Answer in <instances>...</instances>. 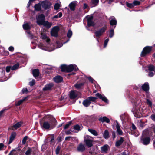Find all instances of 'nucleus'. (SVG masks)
Returning <instances> with one entry per match:
<instances>
[{
  "instance_id": "1",
  "label": "nucleus",
  "mask_w": 155,
  "mask_h": 155,
  "mask_svg": "<svg viewBox=\"0 0 155 155\" xmlns=\"http://www.w3.org/2000/svg\"><path fill=\"white\" fill-rule=\"evenodd\" d=\"M63 44L59 41H56L55 44L53 43L50 44L49 41L46 43H40L38 45L39 48L43 50L48 51H53L56 48H58L63 46Z\"/></svg>"
},
{
  "instance_id": "2",
  "label": "nucleus",
  "mask_w": 155,
  "mask_h": 155,
  "mask_svg": "<svg viewBox=\"0 0 155 155\" xmlns=\"http://www.w3.org/2000/svg\"><path fill=\"white\" fill-rule=\"evenodd\" d=\"M47 118L48 121H44L41 126L43 129L50 130L53 129L57 124V121L51 115H48Z\"/></svg>"
},
{
  "instance_id": "3",
  "label": "nucleus",
  "mask_w": 155,
  "mask_h": 155,
  "mask_svg": "<svg viewBox=\"0 0 155 155\" xmlns=\"http://www.w3.org/2000/svg\"><path fill=\"white\" fill-rule=\"evenodd\" d=\"M142 104L140 99H136L133 105V111L135 117L139 118L142 116L140 110Z\"/></svg>"
},
{
  "instance_id": "4",
  "label": "nucleus",
  "mask_w": 155,
  "mask_h": 155,
  "mask_svg": "<svg viewBox=\"0 0 155 155\" xmlns=\"http://www.w3.org/2000/svg\"><path fill=\"white\" fill-rule=\"evenodd\" d=\"M60 68L62 71L68 72L73 71H76L78 69L77 66L74 64H71L68 65H62L61 66Z\"/></svg>"
},
{
  "instance_id": "5",
  "label": "nucleus",
  "mask_w": 155,
  "mask_h": 155,
  "mask_svg": "<svg viewBox=\"0 0 155 155\" xmlns=\"http://www.w3.org/2000/svg\"><path fill=\"white\" fill-rule=\"evenodd\" d=\"M107 29V27L105 26L95 31L94 32L95 35L94 36V37L95 38H97V40L98 42L99 41L98 38H100L103 35Z\"/></svg>"
},
{
  "instance_id": "6",
  "label": "nucleus",
  "mask_w": 155,
  "mask_h": 155,
  "mask_svg": "<svg viewBox=\"0 0 155 155\" xmlns=\"http://www.w3.org/2000/svg\"><path fill=\"white\" fill-rule=\"evenodd\" d=\"M93 138L89 136L86 135L84 137V142L86 146L89 147L93 146Z\"/></svg>"
},
{
  "instance_id": "7",
  "label": "nucleus",
  "mask_w": 155,
  "mask_h": 155,
  "mask_svg": "<svg viewBox=\"0 0 155 155\" xmlns=\"http://www.w3.org/2000/svg\"><path fill=\"white\" fill-rule=\"evenodd\" d=\"M144 134L143 132L141 137L140 142L144 145H147L149 144L150 139L149 137H146Z\"/></svg>"
},
{
  "instance_id": "8",
  "label": "nucleus",
  "mask_w": 155,
  "mask_h": 155,
  "mask_svg": "<svg viewBox=\"0 0 155 155\" xmlns=\"http://www.w3.org/2000/svg\"><path fill=\"white\" fill-rule=\"evenodd\" d=\"M148 70L146 71L149 73L148 76L150 77L153 76L155 74V67L152 65H150L147 67Z\"/></svg>"
},
{
  "instance_id": "9",
  "label": "nucleus",
  "mask_w": 155,
  "mask_h": 155,
  "mask_svg": "<svg viewBox=\"0 0 155 155\" xmlns=\"http://www.w3.org/2000/svg\"><path fill=\"white\" fill-rule=\"evenodd\" d=\"M152 49V47L147 46L145 47L143 49L141 53V57H144L147 55L151 52Z\"/></svg>"
},
{
  "instance_id": "10",
  "label": "nucleus",
  "mask_w": 155,
  "mask_h": 155,
  "mask_svg": "<svg viewBox=\"0 0 155 155\" xmlns=\"http://www.w3.org/2000/svg\"><path fill=\"white\" fill-rule=\"evenodd\" d=\"M36 22L37 24L39 25H42L45 21V16L43 14L38 15L36 17Z\"/></svg>"
},
{
  "instance_id": "11",
  "label": "nucleus",
  "mask_w": 155,
  "mask_h": 155,
  "mask_svg": "<svg viewBox=\"0 0 155 155\" xmlns=\"http://www.w3.org/2000/svg\"><path fill=\"white\" fill-rule=\"evenodd\" d=\"M42 7L45 10L49 9L51 5V3L47 1H43L41 3Z\"/></svg>"
},
{
  "instance_id": "12",
  "label": "nucleus",
  "mask_w": 155,
  "mask_h": 155,
  "mask_svg": "<svg viewBox=\"0 0 155 155\" xmlns=\"http://www.w3.org/2000/svg\"><path fill=\"white\" fill-rule=\"evenodd\" d=\"M80 93L75 90H71L69 92V97L71 99H75L78 97Z\"/></svg>"
},
{
  "instance_id": "13",
  "label": "nucleus",
  "mask_w": 155,
  "mask_h": 155,
  "mask_svg": "<svg viewBox=\"0 0 155 155\" xmlns=\"http://www.w3.org/2000/svg\"><path fill=\"white\" fill-rule=\"evenodd\" d=\"M87 20V25L88 26H94L95 23L93 21V16H87L86 17Z\"/></svg>"
},
{
  "instance_id": "14",
  "label": "nucleus",
  "mask_w": 155,
  "mask_h": 155,
  "mask_svg": "<svg viewBox=\"0 0 155 155\" xmlns=\"http://www.w3.org/2000/svg\"><path fill=\"white\" fill-rule=\"evenodd\" d=\"M59 29V28L58 26H55L53 27L51 31V35L55 37L57 36Z\"/></svg>"
},
{
  "instance_id": "15",
  "label": "nucleus",
  "mask_w": 155,
  "mask_h": 155,
  "mask_svg": "<svg viewBox=\"0 0 155 155\" xmlns=\"http://www.w3.org/2000/svg\"><path fill=\"white\" fill-rule=\"evenodd\" d=\"M110 23V25L112 26H114V28L117 25V20L113 16H111L109 18Z\"/></svg>"
},
{
  "instance_id": "16",
  "label": "nucleus",
  "mask_w": 155,
  "mask_h": 155,
  "mask_svg": "<svg viewBox=\"0 0 155 155\" xmlns=\"http://www.w3.org/2000/svg\"><path fill=\"white\" fill-rule=\"evenodd\" d=\"M22 124L23 123L22 122L20 121L18 122L12 126L11 127V129L13 130H15L19 128L22 125Z\"/></svg>"
},
{
  "instance_id": "17",
  "label": "nucleus",
  "mask_w": 155,
  "mask_h": 155,
  "mask_svg": "<svg viewBox=\"0 0 155 155\" xmlns=\"http://www.w3.org/2000/svg\"><path fill=\"white\" fill-rule=\"evenodd\" d=\"M96 96L98 97V98L101 99L102 101L104 102L108 103V100L106 97L104 95H102L99 93H97L96 94Z\"/></svg>"
},
{
  "instance_id": "18",
  "label": "nucleus",
  "mask_w": 155,
  "mask_h": 155,
  "mask_svg": "<svg viewBox=\"0 0 155 155\" xmlns=\"http://www.w3.org/2000/svg\"><path fill=\"white\" fill-rule=\"evenodd\" d=\"M117 129V131L119 135H121L123 134V132L120 128V125L118 122L116 121V126Z\"/></svg>"
},
{
  "instance_id": "19",
  "label": "nucleus",
  "mask_w": 155,
  "mask_h": 155,
  "mask_svg": "<svg viewBox=\"0 0 155 155\" xmlns=\"http://www.w3.org/2000/svg\"><path fill=\"white\" fill-rule=\"evenodd\" d=\"M41 38L44 41H46V43H48L50 41V39L45 33H41Z\"/></svg>"
},
{
  "instance_id": "20",
  "label": "nucleus",
  "mask_w": 155,
  "mask_h": 155,
  "mask_svg": "<svg viewBox=\"0 0 155 155\" xmlns=\"http://www.w3.org/2000/svg\"><path fill=\"white\" fill-rule=\"evenodd\" d=\"M85 149L84 146L82 143H80L77 147V150L78 152H82Z\"/></svg>"
},
{
  "instance_id": "21",
  "label": "nucleus",
  "mask_w": 155,
  "mask_h": 155,
  "mask_svg": "<svg viewBox=\"0 0 155 155\" xmlns=\"http://www.w3.org/2000/svg\"><path fill=\"white\" fill-rule=\"evenodd\" d=\"M78 3V2L76 1H74L72 2L69 5V6L70 9L72 11H74L75 10V8Z\"/></svg>"
},
{
  "instance_id": "22",
  "label": "nucleus",
  "mask_w": 155,
  "mask_h": 155,
  "mask_svg": "<svg viewBox=\"0 0 155 155\" xmlns=\"http://www.w3.org/2000/svg\"><path fill=\"white\" fill-rule=\"evenodd\" d=\"M53 86L52 83H50L45 85L44 87L43 88L44 91H48L51 89L52 87Z\"/></svg>"
},
{
  "instance_id": "23",
  "label": "nucleus",
  "mask_w": 155,
  "mask_h": 155,
  "mask_svg": "<svg viewBox=\"0 0 155 155\" xmlns=\"http://www.w3.org/2000/svg\"><path fill=\"white\" fill-rule=\"evenodd\" d=\"M142 89L146 92H147L149 90V84L147 83H144L142 86Z\"/></svg>"
},
{
  "instance_id": "24",
  "label": "nucleus",
  "mask_w": 155,
  "mask_h": 155,
  "mask_svg": "<svg viewBox=\"0 0 155 155\" xmlns=\"http://www.w3.org/2000/svg\"><path fill=\"white\" fill-rule=\"evenodd\" d=\"M99 0H91L90 5L91 7H94L97 6Z\"/></svg>"
},
{
  "instance_id": "25",
  "label": "nucleus",
  "mask_w": 155,
  "mask_h": 155,
  "mask_svg": "<svg viewBox=\"0 0 155 155\" xmlns=\"http://www.w3.org/2000/svg\"><path fill=\"white\" fill-rule=\"evenodd\" d=\"M52 24L51 22H49L47 21H45L42 25L47 28H50L52 26Z\"/></svg>"
},
{
  "instance_id": "26",
  "label": "nucleus",
  "mask_w": 155,
  "mask_h": 155,
  "mask_svg": "<svg viewBox=\"0 0 155 155\" xmlns=\"http://www.w3.org/2000/svg\"><path fill=\"white\" fill-rule=\"evenodd\" d=\"M16 136V133L15 132H13L12 133L10 137L9 141L8 143V144H10L11 143L14 139Z\"/></svg>"
},
{
  "instance_id": "27",
  "label": "nucleus",
  "mask_w": 155,
  "mask_h": 155,
  "mask_svg": "<svg viewBox=\"0 0 155 155\" xmlns=\"http://www.w3.org/2000/svg\"><path fill=\"white\" fill-rule=\"evenodd\" d=\"M62 80L63 79L62 77L59 76H55L54 78V80L56 83H59L62 81Z\"/></svg>"
},
{
  "instance_id": "28",
  "label": "nucleus",
  "mask_w": 155,
  "mask_h": 155,
  "mask_svg": "<svg viewBox=\"0 0 155 155\" xmlns=\"http://www.w3.org/2000/svg\"><path fill=\"white\" fill-rule=\"evenodd\" d=\"M99 120L102 122H106L107 123H109L110 121L109 119L105 116L100 118Z\"/></svg>"
},
{
  "instance_id": "29",
  "label": "nucleus",
  "mask_w": 155,
  "mask_h": 155,
  "mask_svg": "<svg viewBox=\"0 0 155 155\" xmlns=\"http://www.w3.org/2000/svg\"><path fill=\"white\" fill-rule=\"evenodd\" d=\"M72 35V31L71 30H69L68 31L67 35V37H68L69 38L67 40L66 42H64L63 44H65L66 43L68 42L69 41V38L71 37Z\"/></svg>"
},
{
  "instance_id": "30",
  "label": "nucleus",
  "mask_w": 155,
  "mask_h": 155,
  "mask_svg": "<svg viewBox=\"0 0 155 155\" xmlns=\"http://www.w3.org/2000/svg\"><path fill=\"white\" fill-rule=\"evenodd\" d=\"M23 28L25 30H28L31 28L30 24L28 23H25L23 25Z\"/></svg>"
},
{
  "instance_id": "31",
  "label": "nucleus",
  "mask_w": 155,
  "mask_h": 155,
  "mask_svg": "<svg viewBox=\"0 0 155 155\" xmlns=\"http://www.w3.org/2000/svg\"><path fill=\"white\" fill-rule=\"evenodd\" d=\"M91 103V102L87 98L83 101V104L84 106L87 107L90 105Z\"/></svg>"
},
{
  "instance_id": "32",
  "label": "nucleus",
  "mask_w": 155,
  "mask_h": 155,
  "mask_svg": "<svg viewBox=\"0 0 155 155\" xmlns=\"http://www.w3.org/2000/svg\"><path fill=\"white\" fill-rule=\"evenodd\" d=\"M17 151H20V149L18 148L13 149L10 152L8 155H16L17 153Z\"/></svg>"
},
{
  "instance_id": "33",
  "label": "nucleus",
  "mask_w": 155,
  "mask_h": 155,
  "mask_svg": "<svg viewBox=\"0 0 155 155\" xmlns=\"http://www.w3.org/2000/svg\"><path fill=\"white\" fill-rule=\"evenodd\" d=\"M108 145H105L101 147V150L102 153H106L108 150Z\"/></svg>"
},
{
  "instance_id": "34",
  "label": "nucleus",
  "mask_w": 155,
  "mask_h": 155,
  "mask_svg": "<svg viewBox=\"0 0 155 155\" xmlns=\"http://www.w3.org/2000/svg\"><path fill=\"white\" fill-rule=\"evenodd\" d=\"M33 76L36 78L39 74V71L38 69H35L33 71Z\"/></svg>"
},
{
  "instance_id": "35",
  "label": "nucleus",
  "mask_w": 155,
  "mask_h": 155,
  "mask_svg": "<svg viewBox=\"0 0 155 155\" xmlns=\"http://www.w3.org/2000/svg\"><path fill=\"white\" fill-rule=\"evenodd\" d=\"M124 141V140L122 137H121L120 139L117 141L115 143V146L116 147H118L120 145L123 143Z\"/></svg>"
},
{
  "instance_id": "36",
  "label": "nucleus",
  "mask_w": 155,
  "mask_h": 155,
  "mask_svg": "<svg viewBox=\"0 0 155 155\" xmlns=\"http://www.w3.org/2000/svg\"><path fill=\"white\" fill-rule=\"evenodd\" d=\"M28 98L27 97H24L22 99L18 101L16 103L15 105L16 106H19L26 99Z\"/></svg>"
},
{
  "instance_id": "37",
  "label": "nucleus",
  "mask_w": 155,
  "mask_h": 155,
  "mask_svg": "<svg viewBox=\"0 0 155 155\" xmlns=\"http://www.w3.org/2000/svg\"><path fill=\"white\" fill-rule=\"evenodd\" d=\"M104 138L106 139H108L109 137V133L108 130H105L103 134Z\"/></svg>"
},
{
  "instance_id": "38",
  "label": "nucleus",
  "mask_w": 155,
  "mask_h": 155,
  "mask_svg": "<svg viewBox=\"0 0 155 155\" xmlns=\"http://www.w3.org/2000/svg\"><path fill=\"white\" fill-rule=\"evenodd\" d=\"M84 84V83H77L75 84L74 86L75 87L77 88V89H79L81 87H82Z\"/></svg>"
},
{
  "instance_id": "39",
  "label": "nucleus",
  "mask_w": 155,
  "mask_h": 155,
  "mask_svg": "<svg viewBox=\"0 0 155 155\" xmlns=\"http://www.w3.org/2000/svg\"><path fill=\"white\" fill-rule=\"evenodd\" d=\"M88 131L94 136H97L98 134L97 131L92 129H88Z\"/></svg>"
},
{
  "instance_id": "40",
  "label": "nucleus",
  "mask_w": 155,
  "mask_h": 155,
  "mask_svg": "<svg viewBox=\"0 0 155 155\" xmlns=\"http://www.w3.org/2000/svg\"><path fill=\"white\" fill-rule=\"evenodd\" d=\"M82 126H80L79 125L77 124L74 127V130L78 131L82 129Z\"/></svg>"
},
{
  "instance_id": "41",
  "label": "nucleus",
  "mask_w": 155,
  "mask_h": 155,
  "mask_svg": "<svg viewBox=\"0 0 155 155\" xmlns=\"http://www.w3.org/2000/svg\"><path fill=\"white\" fill-rule=\"evenodd\" d=\"M35 10L37 11H40L41 9V5L39 3L35 5L34 6Z\"/></svg>"
},
{
  "instance_id": "42",
  "label": "nucleus",
  "mask_w": 155,
  "mask_h": 155,
  "mask_svg": "<svg viewBox=\"0 0 155 155\" xmlns=\"http://www.w3.org/2000/svg\"><path fill=\"white\" fill-rule=\"evenodd\" d=\"M19 64L18 63H17L14 65L12 67H11V70H14L18 69L19 68Z\"/></svg>"
},
{
  "instance_id": "43",
  "label": "nucleus",
  "mask_w": 155,
  "mask_h": 155,
  "mask_svg": "<svg viewBox=\"0 0 155 155\" xmlns=\"http://www.w3.org/2000/svg\"><path fill=\"white\" fill-rule=\"evenodd\" d=\"M62 15V13L61 12H60L58 13L57 15L54 16L53 18H61Z\"/></svg>"
},
{
  "instance_id": "44",
  "label": "nucleus",
  "mask_w": 155,
  "mask_h": 155,
  "mask_svg": "<svg viewBox=\"0 0 155 155\" xmlns=\"http://www.w3.org/2000/svg\"><path fill=\"white\" fill-rule=\"evenodd\" d=\"M60 2H59V3H57L55 4L54 8V9L56 10H57L60 7Z\"/></svg>"
},
{
  "instance_id": "45",
  "label": "nucleus",
  "mask_w": 155,
  "mask_h": 155,
  "mask_svg": "<svg viewBox=\"0 0 155 155\" xmlns=\"http://www.w3.org/2000/svg\"><path fill=\"white\" fill-rule=\"evenodd\" d=\"M97 98L95 97H90L88 98V99L90 101L94 102L95 101Z\"/></svg>"
},
{
  "instance_id": "46",
  "label": "nucleus",
  "mask_w": 155,
  "mask_h": 155,
  "mask_svg": "<svg viewBox=\"0 0 155 155\" xmlns=\"http://www.w3.org/2000/svg\"><path fill=\"white\" fill-rule=\"evenodd\" d=\"M114 29H110V31L109 37L112 38L114 35Z\"/></svg>"
},
{
  "instance_id": "47",
  "label": "nucleus",
  "mask_w": 155,
  "mask_h": 155,
  "mask_svg": "<svg viewBox=\"0 0 155 155\" xmlns=\"http://www.w3.org/2000/svg\"><path fill=\"white\" fill-rule=\"evenodd\" d=\"M109 41V39L107 38L106 39H105L104 42V48H105L106 47L107 44L108 43V42Z\"/></svg>"
},
{
  "instance_id": "48",
  "label": "nucleus",
  "mask_w": 155,
  "mask_h": 155,
  "mask_svg": "<svg viewBox=\"0 0 155 155\" xmlns=\"http://www.w3.org/2000/svg\"><path fill=\"white\" fill-rule=\"evenodd\" d=\"M72 123V121H69L68 123L66 124V125L64 127V129H66L68 128L70 125Z\"/></svg>"
},
{
  "instance_id": "49",
  "label": "nucleus",
  "mask_w": 155,
  "mask_h": 155,
  "mask_svg": "<svg viewBox=\"0 0 155 155\" xmlns=\"http://www.w3.org/2000/svg\"><path fill=\"white\" fill-rule=\"evenodd\" d=\"M60 149L61 147L60 146H58L57 147L56 150V154L58 155L59 154Z\"/></svg>"
},
{
  "instance_id": "50",
  "label": "nucleus",
  "mask_w": 155,
  "mask_h": 155,
  "mask_svg": "<svg viewBox=\"0 0 155 155\" xmlns=\"http://www.w3.org/2000/svg\"><path fill=\"white\" fill-rule=\"evenodd\" d=\"M134 6L139 5L140 4V2L138 1H135L133 2Z\"/></svg>"
},
{
  "instance_id": "51",
  "label": "nucleus",
  "mask_w": 155,
  "mask_h": 155,
  "mask_svg": "<svg viewBox=\"0 0 155 155\" xmlns=\"http://www.w3.org/2000/svg\"><path fill=\"white\" fill-rule=\"evenodd\" d=\"M4 144L2 143H0V150H2L5 149V148Z\"/></svg>"
},
{
  "instance_id": "52",
  "label": "nucleus",
  "mask_w": 155,
  "mask_h": 155,
  "mask_svg": "<svg viewBox=\"0 0 155 155\" xmlns=\"http://www.w3.org/2000/svg\"><path fill=\"white\" fill-rule=\"evenodd\" d=\"M27 136H25V137L23 138V139L22 140V143L23 144H25L26 142V140L27 139Z\"/></svg>"
},
{
  "instance_id": "53",
  "label": "nucleus",
  "mask_w": 155,
  "mask_h": 155,
  "mask_svg": "<svg viewBox=\"0 0 155 155\" xmlns=\"http://www.w3.org/2000/svg\"><path fill=\"white\" fill-rule=\"evenodd\" d=\"M35 83V80H33L29 82V85L31 86H33L34 85Z\"/></svg>"
},
{
  "instance_id": "54",
  "label": "nucleus",
  "mask_w": 155,
  "mask_h": 155,
  "mask_svg": "<svg viewBox=\"0 0 155 155\" xmlns=\"http://www.w3.org/2000/svg\"><path fill=\"white\" fill-rule=\"evenodd\" d=\"M31 150L30 148H29L25 153L26 155H29L30 154Z\"/></svg>"
},
{
  "instance_id": "55",
  "label": "nucleus",
  "mask_w": 155,
  "mask_h": 155,
  "mask_svg": "<svg viewBox=\"0 0 155 155\" xmlns=\"http://www.w3.org/2000/svg\"><path fill=\"white\" fill-rule=\"evenodd\" d=\"M147 104L149 105V106L151 107L152 105V102L149 99H147Z\"/></svg>"
},
{
  "instance_id": "56",
  "label": "nucleus",
  "mask_w": 155,
  "mask_h": 155,
  "mask_svg": "<svg viewBox=\"0 0 155 155\" xmlns=\"http://www.w3.org/2000/svg\"><path fill=\"white\" fill-rule=\"evenodd\" d=\"M11 69V67L10 66H7L6 68V71L7 72H9L10 69Z\"/></svg>"
},
{
  "instance_id": "57",
  "label": "nucleus",
  "mask_w": 155,
  "mask_h": 155,
  "mask_svg": "<svg viewBox=\"0 0 155 155\" xmlns=\"http://www.w3.org/2000/svg\"><path fill=\"white\" fill-rule=\"evenodd\" d=\"M22 92L23 94L26 93L28 92V91L26 88H24L22 89Z\"/></svg>"
},
{
  "instance_id": "58",
  "label": "nucleus",
  "mask_w": 155,
  "mask_h": 155,
  "mask_svg": "<svg viewBox=\"0 0 155 155\" xmlns=\"http://www.w3.org/2000/svg\"><path fill=\"white\" fill-rule=\"evenodd\" d=\"M127 6L130 8H132L134 6L133 3H127Z\"/></svg>"
},
{
  "instance_id": "59",
  "label": "nucleus",
  "mask_w": 155,
  "mask_h": 155,
  "mask_svg": "<svg viewBox=\"0 0 155 155\" xmlns=\"http://www.w3.org/2000/svg\"><path fill=\"white\" fill-rule=\"evenodd\" d=\"M89 81L91 83H93L94 80L90 76L87 77Z\"/></svg>"
},
{
  "instance_id": "60",
  "label": "nucleus",
  "mask_w": 155,
  "mask_h": 155,
  "mask_svg": "<svg viewBox=\"0 0 155 155\" xmlns=\"http://www.w3.org/2000/svg\"><path fill=\"white\" fill-rule=\"evenodd\" d=\"M42 149L44 151L47 148V147L45 144H43L42 145L41 147Z\"/></svg>"
},
{
  "instance_id": "61",
  "label": "nucleus",
  "mask_w": 155,
  "mask_h": 155,
  "mask_svg": "<svg viewBox=\"0 0 155 155\" xmlns=\"http://www.w3.org/2000/svg\"><path fill=\"white\" fill-rule=\"evenodd\" d=\"M125 117V115L124 114L120 116V118L121 120L122 121H124L125 120V119L124 118V117Z\"/></svg>"
},
{
  "instance_id": "62",
  "label": "nucleus",
  "mask_w": 155,
  "mask_h": 155,
  "mask_svg": "<svg viewBox=\"0 0 155 155\" xmlns=\"http://www.w3.org/2000/svg\"><path fill=\"white\" fill-rule=\"evenodd\" d=\"M8 50L12 52L14 50V48L12 46H10Z\"/></svg>"
},
{
  "instance_id": "63",
  "label": "nucleus",
  "mask_w": 155,
  "mask_h": 155,
  "mask_svg": "<svg viewBox=\"0 0 155 155\" xmlns=\"http://www.w3.org/2000/svg\"><path fill=\"white\" fill-rule=\"evenodd\" d=\"M88 8V6L87 4L84 3L83 5V8L84 9H86Z\"/></svg>"
},
{
  "instance_id": "64",
  "label": "nucleus",
  "mask_w": 155,
  "mask_h": 155,
  "mask_svg": "<svg viewBox=\"0 0 155 155\" xmlns=\"http://www.w3.org/2000/svg\"><path fill=\"white\" fill-rule=\"evenodd\" d=\"M151 118L154 121H155V115H152L151 116Z\"/></svg>"
}]
</instances>
